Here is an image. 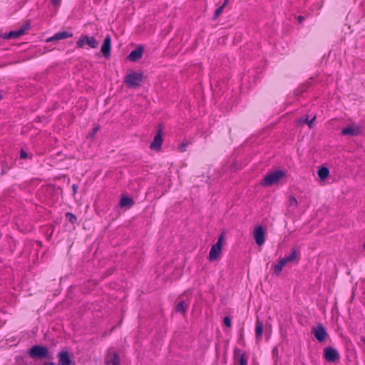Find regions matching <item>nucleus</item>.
Returning a JSON list of instances; mask_svg holds the SVG:
<instances>
[{"mask_svg": "<svg viewBox=\"0 0 365 365\" xmlns=\"http://www.w3.org/2000/svg\"><path fill=\"white\" fill-rule=\"evenodd\" d=\"M253 237L258 246H262L265 241V232L262 225L257 226L253 231Z\"/></svg>", "mask_w": 365, "mask_h": 365, "instance_id": "9d476101", "label": "nucleus"}, {"mask_svg": "<svg viewBox=\"0 0 365 365\" xmlns=\"http://www.w3.org/2000/svg\"><path fill=\"white\" fill-rule=\"evenodd\" d=\"M143 48L138 47L135 50L132 51L128 56V58L130 61H136L142 58Z\"/></svg>", "mask_w": 365, "mask_h": 365, "instance_id": "a211bd4d", "label": "nucleus"}, {"mask_svg": "<svg viewBox=\"0 0 365 365\" xmlns=\"http://www.w3.org/2000/svg\"><path fill=\"white\" fill-rule=\"evenodd\" d=\"M317 173H318L319 177L322 180H324L328 177L329 171L328 168H327L325 167H322L318 170Z\"/></svg>", "mask_w": 365, "mask_h": 365, "instance_id": "5701e85b", "label": "nucleus"}, {"mask_svg": "<svg viewBox=\"0 0 365 365\" xmlns=\"http://www.w3.org/2000/svg\"><path fill=\"white\" fill-rule=\"evenodd\" d=\"M228 1H229V0H225V1L222 6H224V7H225V6L227 4Z\"/></svg>", "mask_w": 365, "mask_h": 365, "instance_id": "473e14b6", "label": "nucleus"}, {"mask_svg": "<svg viewBox=\"0 0 365 365\" xmlns=\"http://www.w3.org/2000/svg\"><path fill=\"white\" fill-rule=\"evenodd\" d=\"M188 143H182L179 147H178V150L181 153H183L186 150V148L187 146L188 145Z\"/></svg>", "mask_w": 365, "mask_h": 365, "instance_id": "cd10ccee", "label": "nucleus"}, {"mask_svg": "<svg viewBox=\"0 0 365 365\" xmlns=\"http://www.w3.org/2000/svg\"><path fill=\"white\" fill-rule=\"evenodd\" d=\"M98 41L93 36L81 35L76 42V47L78 48H83L85 45H87L91 48H98Z\"/></svg>", "mask_w": 365, "mask_h": 365, "instance_id": "20e7f679", "label": "nucleus"}, {"mask_svg": "<svg viewBox=\"0 0 365 365\" xmlns=\"http://www.w3.org/2000/svg\"><path fill=\"white\" fill-rule=\"evenodd\" d=\"M224 8H225L224 6H220L219 8H217L215 10L214 15H213L214 19H216L217 18H218L220 16V15L222 13Z\"/></svg>", "mask_w": 365, "mask_h": 365, "instance_id": "bb28decb", "label": "nucleus"}, {"mask_svg": "<svg viewBox=\"0 0 365 365\" xmlns=\"http://www.w3.org/2000/svg\"><path fill=\"white\" fill-rule=\"evenodd\" d=\"M224 236V233L221 234L219 236L217 242L211 247L208 256V259L210 262L215 261L220 257L222 252Z\"/></svg>", "mask_w": 365, "mask_h": 365, "instance_id": "7ed1b4c3", "label": "nucleus"}, {"mask_svg": "<svg viewBox=\"0 0 365 365\" xmlns=\"http://www.w3.org/2000/svg\"><path fill=\"white\" fill-rule=\"evenodd\" d=\"M134 200L133 198L126 196V195H122L120 200V207L123 208L129 209L134 205Z\"/></svg>", "mask_w": 365, "mask_h": 365, "instance_id": "f3484780", "label": "nucleus"}, {"mask_svg": "<svg viewBox=\"0 0 365 365\" xmlns=\"http://www.w3.org/2000/svg\"><path fill=\"white\" fill-rule=\"evenodd\" d=\"M364 248L365 249V243L364 244Z\"/></svg>", "mask_w": 365, "mask_h": 365, "instance_id": "e433bc0d", "label": "nucleus"}, {"mask_svg": "<svg viewBox=\"0 0 365 365\" xmlns=\"http://www.w3.org/2000/svg\"><path fill=\"white\" fill-rule=\"evenodd\" d=\"M26 29L21 28L16 31H11L7 35V38H17L25 34Z\"/></svg>", "mask_w": 365, "mask_h": 365, "instance_id": "412c9836", "label": "nucleus"}, {"mask_svg": "<svg viewBox=\"0 0 365 365\" xmlns=\"http://www.w3.org/2000/svg\"><path fill=\"white\" fill-rule=\"evenodd\" d=\"M223 322H224V324L227 327H230L232 324L231 319L229 317H225L224 318Z\"/></svg>", "mask_w": 365, "mask_h": 365, "instance_id": "c85d7f7f", "label": "nucleus"}, {"mask_svg": "<svg viewBox=\"0 0 365 365\" xmlns=\"http://www.w3.org/2000/svg\"><path fill=\"white\" fill-rule=\"evenodd\" d=\"M58 365H71L70 354L67 351H61L58 354Z\"/></svg>", "mask_w": 365, "mask_h": 365, "instance_id": "2eb2a0df", "label": "nucleus"}, {"mask_svg": "<svg viewBox=\"0 0 365 365\" xmlns=\"http://www.w3.org/2000/svg\"><path fill=\"white\" fill-rule=\"evenodd\" d=\"M163 143L162 130L159 129L155 134L150 148L152 150H160Z\"/></svg>", "mask_w": 365, "mask_h": 365, "instance_id": "4468645a", "label": "nucleus"}, {"mask_svg": "<svg viewBox=\"0 0 365 365\" xmlns=\"http://www.w3.org/2000/svg\"><path fill=\"white\" fill-rule=\"evenodd\" d=\"M287 265V263L284 260L283 258L279 259L278 262L272 266L274 274L277 276L279 275L284 267Z\"/></svg>", "mask_w": 365, "mask_h": 365, "instance_id": "6ab92c4d", "label": "nucleus"}, {"mask_svg": "<svg viewBox=\"0 0 365 365\" xmlns=\"http://www.w3.org/2000/svg\"><path fill=\"white\" fill-rule=\"evenodd\" d=\"M362 128L361 125L352 123L341 130V135L345 136H357L361 135Z\"/></svg>", "mask_w": 365, "mask_h": 365, "instance_id": "423d86ee", "label": "nucleus"}, {"mask_svg": "<svg viewBox=\"0 0 365 365\" xmlns=\"http://www.w3.org/2000/svg\"><path fill=\"white\" fill-rule=\"evenodd\" d=\"M282 258L287 264L293 262L298 263L300 259V250L298 248L293 247L291 250V252Z\"/></svg>", "mask_w": 365, "mask_h": 365, "instance_id": "9b49d317", "label": "nucleus"}, {"mask_svg": "<svg viewBox=\"0 0 365 365\" xmlns=\"http://www.w3.org/2000/svg\"><path fill=\"white\" fill-rule=\"evenodd\" d=\"M312 332L319 342L324 341L328 335L325 327L321 324L313 327Z\"/></svg>", "mask_w": 365, "mask_h": 365, "instance_id": "1a4fd4ad", "label": "nucleus"}, {"mask_svg": "<svg viewBox=\"0 0 365 365\" xmlns=\"http://www.w3.org/2000/svg\"><path fill=\"white\" fill-rule=\"evenodd\" d=\"M315 119H316V116H314L312 120H309L308 118H306V119H304V120L300 119L299 120V122L300 123H307L309 125V128H312V123H313V122L314 121Z\"/></svg>", "mask_w": 365, "mask_h": 365, "instance_id": "393cba45", "label": "nucleus"}, {"mask_svg": "<svg viewBox=\"0 0 365 365\" xmlns=\"http://www.w3.org/2000/svg\"><path fill=\"white\" fill-rule=\"evenodd\" d=\"M66 217L67 220L73 224L75 223L77 220L76 215H74L73 214H72L71 212H67L66 214Z\"/></svg>", "mask_w": 365, "mask_h": 365, "instance_id": "a878e982", "label": "nucleus"}, {"mask_svg": "<svg viewBox=\"0 0 365 365\" xmlns=\"http://www.w3.org/2000/svg\"><path fill=\"white\" fill-rule=\"evenodd\" d=\"M235 358L238 364V365H247V357L245 352L236 349L235 350Z\"/></svg>", "mask_w": 365, "mask_h": 365, "instance_id": "dca6fc26", "label": "nucleus"}, {"mask_svg": "<svg viewBox=\"0 0 365 365\" xmlns=\"http://www.w3.org/2000/svg\"><path fill=\"white\" fill-rule=\"evenodd\" d=\"M364 344H365V340H364Z\"/></svg>", "mask_w": 365, "mask_h": 365, "instance_id": "4c0bfd02", "label": "nucleus"}, {"mask_svg": "<svg viewBox=\"0 0 365 365\" xmlns=\"http://www.w3.org/2000/svg\"><path fill=\"white\" fill-rule=\"evenodd\" d=\"M143 72H130L124 78V82L128 88H138L143 80Z\"/></svg>", "mask_w": 365, "mask_h": 365, "instance_id": "f257e3e1", "label": "nucleus"}, {"mask_svg": "<svg viewBox=\"0 0 365 365\" xmlns=\"http://www.w3.org/2000/svg\"><path fill=\"white\" fill-rule=\"evenodd\" d=\"M285 176V172L283 170H274L267 173L263 178L262 185L265 187L272 186L277 183L282 178Z\"/></svg>", "mask_w": 365, "mask_h": 365, "instance_id": "f03ea898", "label": "nucleus"}, {"mask_svg": "<svg viewBox=\"0 0 365 365\" xmlns=\"http://www.w3.org/2000/svg\"><path fill=\"white\" fill-rule=\"evenodd\" d=\"M263 323L262 321L257 318L255 323V336L257 340H261L263 333Z\"/></svg>", "mask_w": 365, "mask_h": 365, "instance_id": "aec40b11", "label": "nucleus"}, {"mask_svg": "<svg viewBox=\"0 0 365 365\" xmlns=\"http://www.w3.org/2000/svg\"><path fill=\"white\" fill-rule=\"evenodd\" d=\"M43 365H56L54 362H46Z\"/></svg>", "mask_w": 365, "mask_h": 365, "instance_id": "2f4dec72", "label": "nucleus"}, {"mask_svg": "<svg viewBox=\"0 0 365 365\" xmlns=\"http://www.w3.org/2000/svg\"><path fill=\"white\" fill-rule=\"evenodd\" d=\"M288 201H289V207H293L294 208L297 207L298 202H297V199L294 196H289V199H288Z\"/></svg>", "mask_w": 365, "mask_h": 365, "instance_id": "b1692460", "label": "nucleus"}, {"mask_svg": "<svg viewBox=\"0 0 365 365\" xmlns=\"http://www.w3.org/2000/svg\"><path fill=\"white\" fill-rule=\"evenodd\" d=\"M26 152H24V150H22V151L21 152V158H26Z\"/></svg>", "mask_w": 365, "mask_h": 365, "instance_id": "7c9ffc66", "label": "nucleus"}, {"mask_svg": "<svg viewBox=\"0 0 365 365\" xmlns=\"http://www.w3.org/2000/svg\"><path fill=\"white\" fill-rule=\"evenodd\" d=\"M61 0H51V3L55 6H58L61 4Z\"/></svg>", "mask_w": 365, "mask_h": 365, "instance_id": "c756f323", "label": "nucleus"}, {"mask_svg": "<svg viewBox=\"0 0 365 365\" xmlns=\"http://www.w3.org/2000/svg\"><path fill=\"white\" fill-rule=\"evenodd\" d=\"M48 355V349L42 346L35 345L29 350V356L33 359H45Z\"/></svg>", "mask_w": 365, "mask_h": 365, "instance_id": "39448f33", "label": "nucleus"}, {"mask_svg": "<svg viewBox=\"0 0 365 365\" xmlns=\"http://www.w3.org/2000/svg\"><path fill=\"white\" fill-rule=\"evenodd\" d=\"M73 190H76V186L73 185Z\"/></svg>", "mask_w": 365, "mask_h": 365, "instance_id": "c9c22d12", "label": "nucleus"}, {"mask_svg": "<svg viewBox=\"0 0 365 365\" xmlns=\"http://www.w3.org/2000/svg\"><path fill=\"white\" fill-rule=\"evenodd\" d=\"M110 49H111V38L110 36H107L102 44L101 51L104 57L108 58L110 55Z\"/></svg>", "mask_w": 365, "mask_h": 365, "instance_id": "ddd939ff", "label": "nucleus"}, {"mask_svg": "<svg viewBox=\"0 0 365 365\" xmlns=\"http://www.w3.org/2000/svg\"><path fill=\"white\" fill-rule=\"evenodd\" d=\"M103 365H120V356L117 352L109 350L106 353Z\"/></svg>", "mask_w": 365, "mask_h": 365, "instance_id": "6e6552de", "label": "nucleus"}, {"mask_svg": "<svg viewBox=\"0 0 365 365\" xmlns=\"http://www.w3.org/2000/svg\"><path fill=\"white\" fill-rule=\"evenodd\" d=\"M299 21H302L303 19V18L302 16H299Z\"/></svg>", "mask_w": 365, "mask_h": 365, "instance_id": "f704fd0d", "label": "nucleus"}, {"mask_svg": "<svg viewBox=\"0 0 365 365\" xmlns=\"http://www.w3.org/2000/svg\"><path fill=\"white\" fill-rule=\"evenodd\" d=\"M72 36H73V33H71L70 31H60V32L56 33L53 36L48 38L46 39V42H51L53 41L63 40V39H66L68 38H71Z\"/></svg>", "mask_w": 365, "mask_h": 365, "instance_id": "f8f14e48", "label": "nucleus"}, {"mask_svg": "<svg viewBox=\"0 0 365 365\" xmlns=\"http://www.w3.org/2000/svg\"><path fill=\"white\" fill-rule=\"evenodd\" d=\"M98 130V127H96V128H93V133H96Z\"/></svg>", "mask_w": 365, "mask_h": 365, "instance_id": "72a5a7b5", "label": "nucleus"}, {"mask_svg": "<svg viewBox=\"0 0 365 365\" xmlns=\"http://www.w3.org/2000/svg\"><path fill=\"white\" fill-rule=\"evenodd\" d=\"M189 304L185 301H180L176 306L175 310L177 312L185 314L187 312Z\"/></svg>", "mask_w": 365, "mask_h": 365, "instance_id": "4be33fe9", "label": "nucleus"}, {"mask_svg": "<svg viewBox=\"0 0 365 365\" xmlns=\"http://www.w3.org/2000/svg\"><path fill=\"white\" fill-rule=\"evenodd\" d=\"M324 358L328 362L334 363L340 358L339 352L331 346L325 347L324 349Z\"/></svg>", "mask_w": 365, "mask_h": 365, "instance_id": "0eeeda50", "label": "nucleus"}]
</instances>
